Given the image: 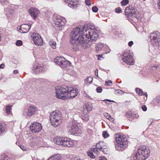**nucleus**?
<instances>
[{
    "instance_id": "f257e3e1",
    "label": "nucleus",
    "mask_w": 160,
    "mask_h": 160,
    "mask_svg": "<svg viewBox=\"0 0 160 160\" xmlns=\"http://www.w3.org/2000/svg\"><path fill=\"white\" fill-rule=\"evenodd\" d=\"M82 30V28H75L72 32L70 42L72 44V50L74 51L79 50V46L78 44L84 49L88 47L89 44L87 43V40L82 35L83 33Z\"/></svg>"
},
{
    "instance_id": "f03ea898",
    "label": "nucleus",
    "mask_w": 160,
    "mask_h": 160,
    "mask_svg": "<svg viewBox=\"0 0 160 160\" xmlns=\"http://www.w3.org/2000/svg\"><path fill=\"white\" fill-rule=\"evenodd\" d=\"M150 151L148 148L143 146L138 149L133 157L134 160H145L149 156Z\"/></svg>"
},
{
    "instance_id": "7ed1b4c3",
    "label": "nucleus",
    "mask_w": 160,
    "mask_h": 160,
    "mask_svg": "<svg viewBox=\"0 0 160 160\" xmlns=\"http://www.w3.org/2000/svg\"><path fill=\"white\" fill-rule=\"evenodd\" d=\"M116 149L118 151H123L128 146V142L125 135L117 134L116 136Z\"/></svg>"
},
{
    "instance_id": "20e7f679",
    "label": "nucleus",
    "mask_w": 160,
    "mask_h": 160,
    "mask_svg": "<svg viewBox=\"0 0 160 160\" xmlns=\"http://www.w3.org/2000/svg\"><path fill=\"white\" fill-rule=\"evenodd\" d=\"M83 28L84 32L83 34H82V35L87 40H87L86 38H90V40H95L97 39L98 35L96 29H92L87 26H85Z\"/></svg>"
},
{
    "instance_id": "39448f33",
    "label": "nucleus",
    "mask_w": 160,
    "mask_h": 160,
    "mask_svg": "<svg viewBox=\"0 0 160 160\" xmlns=\"http://www.w3.org/2000/svg\"><path fill=\"white\" fill-rule=\"evenodd\" d=\"M57 111H54L51 113L50 120L51 124L54 127H57L62 122L61 114Z\"/></svg>"
},
{
    "instance_id": "423d86ee",
    "label": "nucleus",
    "mask_w": 160,
    "mask_h": 160,
    "mask_svg": "<svg viewBox=\"0 0 160 160\" xmlns=\"http://www.w3.org/2000/svg\"><path fill=\"white\" fill-rule=\"evenodd\" d=\"M67 86L58 87L55 89V96L58 98L62 99H67Z\"/></svg>"
},
{
    "instance_id": "0eeeda50",
    "label": "nucleus",
    "mask_w": 160,
    "mask_h": 160,
    "mask_svg": "<svg viewBox=\"0 0 160 160\" xmlns=\"http://www.w3.org/2000/svg\"><path fill=\"white\" fill-rule=\"evenodd\" d=\"M31 37L34 44L36 46H41L43 45L42 39L38 34L35 32L31 33Z\"/></svg>"
},
{
    "instance_id": "6e6552de",
    "label": "nucleus",
    "mask_w": 160,
    "mask_h": 160,
    "mask_svg": "<svg viewBox=\"0 0 160 160\" xmlns=\"http://www.w3.org/2000/svg\"><path fill=\"white\" fill-rule=\"evenodd\" d=\"M54 62L60 66L61 68H63L69 66L71 62L66 60L63 57H57L54 59Z\"/></svg>"
},
{
    "instance_id": "1a4fd4ad",
    "label": "nucleus",
    "mask_w": 160,
    "mask_h": 160,
    "mask_svg": "<svg viewBox=\"0 0 160 160\" xmlns=\"http://www.w3.org/2000/svg\"><path fill=\"white\" fill-rule=\"evenodd\" d=\"M67 99L73 98L77 95L78 91L77 88L67 86Z\"/></svg>"
},
{
    "instance_id": "9d476101",
    "label": "nucleus",
    "mask_w": 160,
    "mask_h": 160,
    "mask_svg": "<svg viewBox=\"0 0 160 160\" xmlns=\"http://www.w3.org/2000/svg\"><path fill=\"white\" fill-rule=\"evenodd\" d=\"M30 129L33 133H38L40 132L42 129L41 124L38 122H35L31 124Z\"/></svg>"
},
{
    "instance_id": "9b49d317",
    "label": "nucleus",
    "mask_w": 160,
    "mask_h": 160,
    "mask_svg": "<svg viewBox=\"0 0 160 160\" xmlns=\"http://www.w3.org/2000/svg\"><path fill=\"white\" fill-rule=\"evenodd\" d=\"M96 146L98 150L103 153H106L108 152L107 145L105 142L100 141L97 143Z\"/></svg>"
},
{
    "instance_id": "f8f14e48",
    "label": "nucleus",
    "mask_w": 160,
    "mask_h": 160,
    "mask_svg": "<svg viewBox=\"0 0 160 160\" xmlns=\"http://www.w3.org/2000/svg\"><path fill=\"white\" fill-rule=\"evenodd\" d=\"M68 130L70 134L76 135L80 132V130L78 126L73 124L72 126H69L68 128Z\"/></svg>"
},
{
    "instance_id": "ddd939ff",
    "label": "nucleus",
    "mask_w": 160,
    "mask_h": 160,
    "mask_svg": "<svg viewBox=\"0 0 160 160\" xmlns=\"http://www.w3.org/2000/svg\"><path fill=\"white\" fill-rule=\"evenodd\" d=\"M31 28V25L30 24H23L20 26L17 27L18 30L22 33L28 32Z\"/></svg>"
},
{
    "instance_id": "4468645a",
    "label": "nucleus",
    "mask_w": 160,
    "mask_h": 160,
    "mask_svg": "<svg viewBox=\"0 0 160 160\" xmlns=\"http://www.w3.org/2000/svg\"><path fill=\"white\" fill-rule=\"evenodd\" d=\"M123 61L129 65H133L134 63L133 58L132 56L128 54L125 53L123 54Z\"/></svg>"
},
{
    "instance_id": "2eb2a0df",
    "label": "nucleus",
    "mask_w": 160,
    "mask_h": 160,
    "mask_svg": "<svg viewBox=\"0 0 160 160\" xmlns=\"http://www.w3.org/2000/svg\"><path fill=\"white\" fill-rule=\"evenodd\" d=\"M125 12L126 14L129 17L133 16L136 13L135 9L130 6L126 7Z\"/></svg>"
},
{
    "instance_id": "dca6fc26",
    "label": "nucleus",
    "mask_w": 160,
    "mask_h": 160,
    "mask_svg": "<svg viewBox=\"0 0 160 160\" xmlns=\"http://www.w3.org/2000/svg\"><path fill=\"white\" fill-rule=\"evenodd\" d=\"M29 13L33 19H36L39 13V11L36 8H31L29 11Z\"/></svg>"
},
{
    "instance_id": "f3484780",
    "label": "nucleus",
    "mask_w": 160,
    "mask_h": 160,
    "mask_svg": "<svg viewBox=\"0 0 160 160\" xmlns=\"http://www.w3.org/2000/svg\"><path fill=\"white\" fill-rule=\"evenodd\" d=\"M66 23L67 20L65 18L62 20L60 19H57L55 22L54 26L59 28H60L64 26L66 24Z\"/></svg>"
},
{
    "instance_id": "a211bd4d",
    "label": "nucleus",
    "mask_w": 160,
    "mask_h": 160,
    "mask_svg": "<svg viewBox=\"0 0 160 160\" xmlns=\"http://www.w3.org/2000/svg\"><path fill=\"white\" fill-rule=\"evenodd\" d=\"M64 2L68 3L69 6L72 8L77 7L79 3L78 0H64Z\"/></svg>"
},
{
    "instance_id": "6ab92c4d",
    "label": "nucleus",
    "mask_w": 160,
    "mask_h": 160,
    "mask_svg": "<svg viewBox=\"0 0 160 160\" xmlns=\"http://www.w3.org/2000/svg\"><path fill=\"white\" fill-rule=\"evenodd\" d=\"M74 145V143L72 140L70 138H64L63 146L68 147H70L73 146Z\"/></svg>"
},
{
    "instance_id": "aec40b11",
    "label": "nucleus",
    "mask_w": 160,
    "mask_h": 160,
    "mask_svg": "<svg viewBox=\"0 0 160 160\" xmlns=\"http://www.w3.org/2000/svg\"><path fill=\"white\" fill-rule=\"evenodd\" d=\"M45 71V69L42 65H38L36 66L35 69L33 71V73L38 74L41 72H44Z\"/></svg>"
},
{
    "instance_id": "412c9836",
    "label": "nucleus",
    "mask_w": 160,
    "mask_h": 160,
    "mask_svg": "<svg viewBox=\"0 0 160 160\" xmlns=\"http://www.w3.org/2000/svg\"><path fill=\"white\" fill-rule=\"evenodd\" d=\"M104 44L100 42L96 44L95 47L96 52L99 53L100 52L102 51L104 49Z\"/></svg>"
},
{
    "instance_id": "4be33fe9",
    "label": "nucleus",
    "mask_w": 160,
    "mask_h": 160,
    "mask_svg": "<svg viewBox=\"0 0 160 160\" xmlns=\"http://www.w3.org/2000/svg\"><path fill=\"white\" fill-rule=\"evenodd\" d=\"M64 139V138L62 137H56L53 139V142L57 145L62 146Z\"/></svg>"
},
{
    "instance_id": "5701e85b",
    "label": "nucleus",
    "mask_w": 160,
    "mask_h": 160,
    "mask_svg": "<svg viewBox=\"0 0 160 160\" xmlns=\"http://www.w3.org/2000/svg\"><path fill=\"white\" fill-rule=\"evenodd\" d=\"M81 116L82 119L85 121L87 122L89 119V116L88 113L87 111H83L82 113Z\"/></svg>"
},
{
    "instance_id": "b1692460",
    "label": "nucleus",
    "mask_w": 160,
    "mask_h": 160,
    "mask_svg": "<svg viewBox=\"0 0 160 160\" xmlns=\"http://www.w3.org/2000/svg\"><path fill=\"white\" fill-rule=\"evenodd\" d=\"M6 125L3 123H0V135L4 133L6 129Z\"/></svg>"
},
{
    "instance_id": "393cba45",
    "label": "nucleus",
    "mask_w": 160,
    "mask_h": 160,
    "mask_svg": "<svg viewBox=\"0 0 160 160\" xmlns=\"http://www.w3.org/2000/svg\"><path fill=\"white\" fill-rule=\"evenodd\" d=\"M136 91L137 93L139 95H144L147 97L148 95L147 94V93H145L144 94V93L142 89H141L139 88H137L136 89Z\"/></svg>"
},
{
    "instance_id": "a878e982",
    "label": "nucleus",
    "mask_w": 160,
    "mask_h": 160,
    "mask_svg": "<svg viewBox=\"0 0 160 160\" xmlns=\"http://www.w3.org/2000/svg\"><path fill=\"white\" fill-rule=\"evenodd\" d=\"M93 78L91 77H88L85 79V83L86 84H88L91 83L93 81Z\"/></svg>"
},
{
    "instance_id": "bb28decb",
    "label": "nucleus",
    "mask_w": 160,
    "mask_h": 160,
    "mask_svg": "<svg viewBox=\"0 0 160 160\" xmlns=\"http://www.w3.org/2000/svg\"><path fill=\"white\" fill-rule=\"evenodd\" d=\"M54 160H61L62 157L59 154H56L51 157Z\"/></svg>"
},
{
    "instance_id": "cd10ccee",
    "label": "nucleus",
    "mask_w": 160,
    "mask_h": 160,
    "mask_svg": "<svg viewBox=\"0 0 160 160\" xmlns=\"http://www.w3.org/2000/svg\"><path fill=\"white\" fill-rule=\"evenodd\" d=\"M50 46L53 49H55L56 47V42L53 40H51L49 42Z\"/></svg>"
},
{
    "instance_id": "c85d7f7f",
    "label": "nucleus",
    "mask_w": 160,
    "mask_h": 160,
    "mask_svg": "<svg viewBox=\"0 0 160 160\" xmlns=\"http://www.w3.org/2000/svg\"><path fill=\"white\" fill-rule=\"evenodd\" d=\"M153 39L155 40V42H158V41H160V37L158 36L157 37V35L155 34H153Z\"/></svg>"
},
{
    "instance_id": "c756f323",
    "label": "nucleus",
    "mask_w": 160,
    "mask_h": 160,
    "mask_svg": "<svg viewBox=\"0 0 160 160\" xmlns=\"http://www.w3.org/2000/svg\"><path fill=\"white\" fill-rule=\"evenodd\" d=\"M27 111L26 112H25L27 113V115L28 116L30 117L32 115H33L35 114V111Z\"/></svg>"
},
{
    "instance_id": "7c9ffc66",
    "label": "nucleus",
    "mask_w": 160,
    "mask_h": 160,
    "mask_svg": "<svg viewBox=\"0 0 160 160\" xmlns=\"http://www.w3.org/2000/svg\"><path fill=\"white\" fill-rule=\"evenodd\" d=\"M87 153L88 155L91 158H94L95 156L93 155V152L91 151H88L87 152Z\"/></svg>"
},
{
    "instance_id": "2f4dec72",
    "label": "nucleus",
    "mask_w": 160,
    "mask_h": 160,
    "mask_svg": "<svg viewBox=\"0 0 160 160\" xmlns=\"http://www.w3.org/2000/svg\"><path fill=\"white\" fill-rule=\"evenodd\" d=\"M129 2L128 0H123L121 2V4L123 6H126L127 5Z\"/></svg>"
},
{
    "instance_id": "473e14b6",
    "label": "nucleus",
    "mask_w": 160,
    "mask_h": 160,
    "mask_svg": "<svg viewBox=\"0 0 160 160\" xmlns=\"http://www.w3.org/2000/svg\"><path fill=\"white\" fill-rule=\"evenodd\" d=\"M102 135L105 138H106L109 136V135L107 131L103 132Z\"/></svg>"
},
{
    "instance_id": "72a5a7b5",
    "label": "nucleus",
    "mask_w": 160,
    "mask_h": 160,
    "mask_svg": "<svg viewBox=\"0 0 160 160\" xmlns=\"http://www.w3.org/2000/svg\"><path fill=\"white\" fill-rule=\"evenodd\" d=\"M85 108H84V109H86L87 110H91L92 109V106L89 105L87 104L85 106Z\"/></svg>"
},
{
    "instance_id": "f704fd0d",
    "label": "nucleus",
    "mask_w": 160,
    "mask_h": 160,
    "mask_svg": "<svg viewBox=\"0 0 160 160\" xmlns=\"http://www.w3.org/2000/svg\"><path fill=\"white\" fill-rule=\"evenodd\" d=\"M16 44L18 46H20L22 44V42L21 40H17L16 42Z\"/></svg>"
},
{
    "instance_id": "c9c22d12",
    "label": "nucleus",
    "mask_w": 160,
    "mask_h": 160,
    "mask_svg": "<svg viewBox=\"0 0 160 160\" xmlns=\"http://www.w3.org/2000/svg\"><path fill=\"white\" fill-rule=\"evenodd\" d=\"M0 160H8V159L7 157H5L4 155H1L0 156Z\"/></svg>"
},
{
    "instance_id": "e433bc0d",
    "label": "nucleus",
    "mask_w": 160,
    "mask_h": 160,
    "mask_svg": "<svg viewBox=\"0 0 160 160\" xmlns=\"http://www.w3.org/2000/svg\"><path fill=\"white\" fill-rule=\"evenodd\" d=\"M98 148H97V147H96V148L93 149L92 151L98 155L99 153V152L98 151Z\"/></svg>"
},
{
    "instance_id": "4c0bfd02",
    "label": "nucleus",
    "mask_w": 160,
    "mask_h": 160,
    "mask_svg": "<svg viewBox=\"0 0 160 160\" xmlns=\"http://www.w3.org/2000/svg\"><path fill=\"white\" fill-rule=\"evenodd\" d=\"M85 2L86 4L89 6H90L91 5V3L90 0H85Z\"/></svg>"
},
{
    "instance_id": "58836bf2",
    "label": "nucleus",
    "mask_w": 160,
    "mask_h": 160,
    "mask_svg": "<svg viewBox=\"0 0 160 160\" xmlns=\"http://www.w3.org/2000/svg\"><path fill=\"white\" fill-rule=\"evenodd\" d=\"M92 10L93 12H98V9L96 6H94L92 8Z\"/></svg>"
},
{
    "instance_id": "ea45409f",
    "label": "nucleus",
    "mask_w": 160,
    "mask_h": 160,
    "mask_svg": "<svg viewBox=\"0 0 160 160\" xmlns=\"http://www.w3.org/2000/svg\"><path fill=\"white\" fill-rule=\"evenodd\" d=\"M112 85V82L108 80L105 82V85L107 86H111Z\"/></svg>"
},
{
    "instance_id": "a19ab883",
    "label": "nucleus",
    "mask_w": 160,
    "mask_h": 160,
    "mask_svg": "<svg viewBox=\"0 0 160 160\" xmlns=\"http://www.w3.org/2000/svg\"><path fill=\"white\" fill-rule=\"evenodd\" d=\"M115 11L117 13H120L122 12L121 8L119 7L116 8L115 9Z\"/></svg>"
},
{
    "instance_id": "79ce46f5",
    "label": "nucleus",
    "mask_w": 160,
    "mask_h": 160,
    "mask_svg": "<svg viewBox=\"0 0 160 160\" xmlns=\"http://www.w3.org/2000/svg\"><path fill=\"white\" fill-rule=\"evenodd\" d=\"M97 91L98 92H101L102 91V88L101 87H98L96 89Z\"/></svg>"
},
{
    "instance_id": "37998d69",
    "label": "nucleus",
    "mask_w": 160,
    "mask_h": 160,
    "mask_svg": "<svg viewBox=\"0 0 160 160\" xmlns=\"http://www.w3.org/2000/svg\"><path fill=\"white\" fill-rule=\"evenodd\" d=\"M115 92L116 93H118L120 94L124 93V92L122 90H115Z\"/></svg>"
},
{
    "instance_id": "c03bdc74",
    "label": "nucleus",
    "mask_w": 160,
    "mask_h": 160,
    "mask_svg": "<svg viewBox=\"0 0 160 160\" xmlns=\"http://www.w3.org/2000/svg\"><path fill=\"white\" fill-rule=\"evenodd\" d=\"M29 109H30V110H33V109H34V110L36 109L37 108L35 106H31L30 107Z\"/></svg>"
},
{
    "instance_id": "a18cd8bd",
    "label": "nucleus",
    "mask_w": 160,
    "mask_h": 160,
    "mask_svg": "<svg viewBox=\"0 0 160 160\" xmlns=\"http://www.w3.org/2000/svg\"><path fill=\"white\" fill-rule=\"evenodd\" d=\"M96 160H107V159L104 157L101 156L99 158V159H97Z\"/></svg>"
},
{
    "instance_id": "49530a36",
    "label": "nucleus",
    "mask_w": 160,
    "mask_h": 160,
    "mask_svg": "<svg viewBox=\"0 0 160 160\" xmlns=\"http://www.w3.org/2000/svg\"><path fill=\"white\" fill-rule=\"evenodd\" d=\"M153 122V120L152 119H150L148 121V123L149 125H150Z\"/></svg>"
},
{
    "instance_id": "de8ad7c7",
    "label": "nucleus",
    "mask_w": 160,
    "mask_h": 160,
    "mask_svg": "<svg viewBox=\"0 0 160 160\" xmlns=\"http://www.w3.org/2000/svg\"><path fill=\"white\" fill-rule=\"evenodd\" d=\"M158 9L160 10V0H158Z\"/></svg>"
},
{
    "instance_id": "09e8293b",
    "label": "nucleus",
    "mask_w": 160,
    "mask_h": 160,
    "mask_svg": "<svg viewBox=\"0 0 160 160\" xmlns=\"http://www.w3.org/2000/svg\"><path fill=\"white\" fill-rule=\"evenodd\" d=\"M104 101L106 103H107L108 102H114V101H112V100H108V99L105 100H104Z\"/></svg>"
},
{
    "instance_id": "8fccbe9b",
    "label": "nucleus",
    "mask_w": 160,
    "mask_h": 160,
    "mask_svg": "<svg viewBox=\"0 0 160 160\" xmlns=\"http://www.w3.org/2000/svg\"><path fill=\"white\" fill-rule=\"evenodd\" d=\"M133 44V42L132 41H130L128 43V45L129 46H131Z\"/></svg>"
},
{
    "instance_id": "3c124183",
    "label": "nucleus",
    "mask_w": 160,
    "mask_h": 160,
    "mask_svg": "<svg viewBox=\"0 0 160 160\" xmlns=\"http://www.w3.org/2000/svg\"><path fill=\"white\" fill-rule=\"evenodd\" d=\"M142 110H147V108L145 105H143L142 107Z\"/></svg>"
},
{
    "instance_id": "603ef678",
    "label": "nucleus",
    "mask_w": 160,
    "mask_h": 160,
    "mask_svg": "<svg viewBox=\"0 0 160 160\" xmlns=\"http://www.w3.org/2000/svg\"><path fill=\"white\" fill-rule=\"evenodd\" d=\"M106 115L105 117L108 119H109V118H111L110 116L108 114H106Z\"/></svg>"
},
{
    "instance_id": "864d4df0",
    "label": "nucleus",
    "mask_w": 160,
    "mask_h": 160,
    "mask_svg": "<svg viewBox=\"0 0 160 160\" xmlns=\"http://www.w3.org/2000/svg\"><path fill=\"white\" fill-rule=\"evenodd\" d=\"M20 147L23 151H25L26 150V148L24 146H22Z\"/></svg>"
},
{
    "instance_id": "5fc2aeb1",
    "label": "nucleus",
    "mask_w": 160,
    "mask_h": 160,
    "mask_svg": "<svg viewBox=\"0 0 160 160\" xmlns=\"http://www.w3.org/2000/svg\"><path fill=\"white\" fill-rule=\"evenodd\" d=\"M4 67V65L3 64L0 65V68H3Z\"/></svg>"
},
{
    "instance_id": "6e6d98bb",
    "label": "nucleus",
    "mask_w": 160,
    "mask_h": 160,
    "mask_svg": "<svg viewBox=\"0 0 160 160\" xmlns=\"http://www.w3.org/2000/svg\"><path fill=\"white\" fill-rule=\"evenodd\" d=\"M102 55H98V60H101V58H102Z\"/></svg>"
},
{
    "instance_id": "4d7b16f0",
    "label": "nucleus",
    "mask_w": 160,
    "mask_h": 160,
    "mask_svg": "<svg viewBox=\"0 0 160 160\" xmlns=\"http://www.w3.org/2000/svg\"><path fill=\"white\" fill-rule=\"evenodd\" d=\"M95 75L97 76H98V70H97L95 71Z\"/></svg>"
},
{
    "instance_id": "13d9d810",
    "label": "nucleus",
    "mask_w": 160,
    "mask_h": 160,
    "mask_svg": "<svg viewBox=\"0 0 160 160\" xmlns=\"http://www.w3.org/2000/svg\"><path fill=\"white\" fill-rule=\"evenodd\" d=\"M18 72V71L17 70H14L13 71V73L14 74H17Z\"/></svg>"
},
{
    "instance_id": "bf43d9fd",
    "label": "nucleus",
    "mask_w": 160,
    "mask_h": 160,
    "mask_svg": "<svg viewBox=\"0 0 160 160\" xmlns=\"http://www.w3.org/2000/svg\"><path fill=\"white\" fill-rule=\"evenodd\" d=\"M157 67H156L155 66H153L152 67V69H156L157 68Z\"/></svg>"
},
{
    "instance_id": "052dcab7",
    "label": "nucleus",
    "mask_w": 160,
    "mask_h": 160,
    "mask_svg": "<svg viewBox=\"0 0 160 160\" xmlns=\"http://www.w3.org/2000/svg\"><path fill=\"white\" fill-rule=\"evenodd\" d=\"M7 0H0V2H5Z\"/></svg>"
},
{
    "instance_id": "680f3d73",
    "label": "nucleus",
    "mask_w": 160,
    "mask_h": 160,
    "mask_svg": "<svg viewBox=\"0 0 160 160\" xmlns=\"http://www.w3.org/2000/svg\"><path fill=\"white\" fill-rule=\"evenodd\" d=\"M48 160H54L53 159H52V158L51 157H50V158L48 159Z\"/></svg>"
},
{
    "instance_id": "e2e57ef3",
    "label": "nucleus",
    "mask_w": 160,
    "mask_h": 160,
    "mask_svg": "<svg viewBox=\"0 0 160 160\" xmlns=\"http://www.w3.org/2000/svg\"><path fill=\"white\" fill-rule=\"evenodd\" d=\"M10 112V110H9V111H7V113H8V114H9V113Z\"/></svg>"
},
{
    "instance_id": "0e129e2a",
    "label": "nucleus",
    "mask_w": 160,
    "mask_h": 160,
    "mask_svg": "<svg viewBox=\"0 0 160 160\" xmlns=\"http://www.w3.org/2000/svg\"><path fill=\"white\" fill-rule=\"evenodd\" d=\"M11 13H13L12 12H10V13H11Z\"/></svg>"
}]
</instances>
